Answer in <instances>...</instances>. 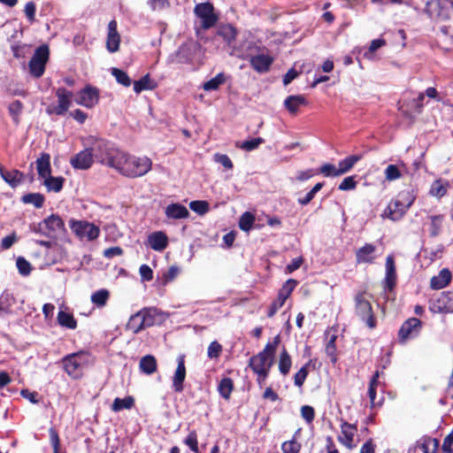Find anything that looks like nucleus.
<instances>
[{
	"mask_svg": "<svg viewBox=\"0 0 453 453\" xmlns=\"http://www.w3.org/2000/svg\"><path fill=\"white\" fill-rule=\"evenodd\" d=\"M184 443L194 452L199 453L197 434L195 430L189 431L184 440Z\"/></svg>",
	"mask_w": 453,
	"mask_h": 453,
	"instance_id": "052dcab7",
	"label": "nucleus"
},
{
	"mask_svg": "<svg viewBox=\"0 0 453 453\" xmlns=\"http://www.w3.org/2000/svg\"><path fill=\"white\" fill-rule=\"evenodd\" d=\"M385 180L393 181L402 177V173L396 165H388L384 171Z\"/></svg>",
	"mask_w": 453,
	"mask_h": 453,
	"instance_id": "4d7b16f0",
	"label": "nucleus"
},
{
	"mask_svg": "<svg viewBox=\"0 0 453 453\" xmlns=\"http://www.w3.org/2000/svg\"><path fill=\"white\" fill-rule=\"evenodd\" d=\"M361 158L362 156L360 155H351L341 160L338 164V173L340 175L349 172Z\"/></svg>",
	"mask_w": 453,
	"mask_h": 453,
	"instance_id": "58836bf2",
	"label": "nucleus"
},
{
	"mask_svg": "<svg viewBox=\"0 0 453 453\" xmlns=\"http://www.w3.org/2000/svg\"><path fill=\"white\" fill-rule=\"evenodd\" d=\"M29 229L54 241L62 239L66 234L65 222L58 214H51L37 224H30Z\"/></svg>",
	"mask_w": 453,
	"mask_h": 453,
	"instance_id": "20e7f679",
	"label": "nucleus"
},
{
	"mask_svg": "<svg viewBox=\"0 0 453 453\" xmlns=\"http://www.w3.org/2000/svg\"><path fill=\"white\" fill-rule=\"evenodd\" d=\"M111 74L114 76L118 83L123 85L124 87L127 88L132 83L131 79L123 70L114 67L111 69Z\"/></svg>",
	"mask_w": 453,
	"mask_h": 453,
	"instance_id": "603ef678",
	"label": "nucleus"
},
{
	"mask_svg": "<svg viewBox=\"0 0 453 453\" xmlns=\"http://www.w3.org/2000/svg\"><path fill=\"white\" fill-rule=\"evenodd\" d=\"M55 95L58 98V104H50L47 107L46 112L50 115L56 114L62 116L67 112L72 105L73 93L64 87L56 89Z\"/></svg>",
	"mask_w": 453,
	"mask_h": 453,
	"instance_id": "1a4fd4ad",
	"label": "nucleus"
},
{
	"mask_svg": "<svg viewBox=\"0 0 453 453\" xmlns=\"http://www.w3.org/2000/svg\"><path fill=\"white\" fill-rule=\"evenodd\" d=\"M24 105L19 100H15L8 106L9 114L15 124L19 123V116L23 111Z\"/></svg>",
	"mask_w": 453,
	"mask_h": 453,
	"instance_id": "09e8293b",
	"label": "nucleus"
},
{
	"mask_svg": "<svg viewBox=\"0 0 453 453\" xmlns=\"http://www.w3.org/2000/svg\"><path fill=\"white\" fill-rule=\"evenodd\" d=\"M317 173H321L326 177H337L340 176L338 173V167H336L333 164H324L317 172Z\"/></svg>",
	"mask_w": 453,
	"mask_h": 453,
	"instance_id": "0e129e2a",
	"label": "nucleus"
},
{
	"mask_svg": "<svg viewBox=\"0 0 453 453\" xmlns=\"http://www.w3.org/2000/svg\"><path fill=\"white\" fill-rule=\"evenodd\" d=\"M157 88V82L150 79L149 73L134 82V91L140 94L143 90H153Z\"/></svg>",
	"mask_w": 453,
	"mask_h": 453,
	"instance_id": "f704fd0d",
	"label": "nucleus"
},
{
	"mask_svg": "<svg viewBox=\"0 0 453 453\" xmlns=\"http://www.w3.org/2000/svg\"><path fill=\"white\" fill-rule=\"evenodd\" d=\"M430 4L434 6L436 18L444 21L450 19L451 0H434Z\"/></svg>",
	"mask_w": 453,
	"mask_h": 453,
	"instance_id": "393cba45",
	"label": "nucleus"
},
{
	"mask_svg": "<svg viewBox=\"0 0 453 453\" xmlns=\"http://www.w3.org/2000/svg\"><path fill=\"white\" fill-rule=\"evenodd\" d=\"M337 335L335 334H331L328 332L326 334V355L330 357L331 362L333 364L336 363L337 361V355H336V346H335V341H336Z\"/></svg>",
	"mask_w": 453,
	"mask_h": 453,
	"instance_id": "79ce46f5",
	"label": "nucleus"
},
{
	"mask_svg": "<svg viewBox=\"0 0 453 453\" xmlns=\"http://www.w3.org/2000/svg\"><path fill=\"white\" fill-rule=\"evenodd\" d=\"M397 280L396 265L392 254L386 257L385 278L383 283H395Z\"/></svg>",
	"mask_w": 453,
	"mask_h": 453,
	"instance_id": "cd10ccee",
	"label": "nucleus"
},
{
	"mask_svg": "<svg viewBox=\"0 0 453 453\" xmlns=\"http://www.w3.org/2000/svg\"><path fill=\"white\" fill-rule=\"evenodd\" d=\"M396 199L401 200L407 209H409L413 204L416 199V195L413 189L403 190L398 194Z\"/></svg>",
	"mask_w": 453,
	"mask_h": 453,
	"instance_id": "13d9d810",
	"label": "nucleus"
},
{
	"mask_svg": "<svg viewBox=\"0 0 453 453\" xmlns=\"http://www.w3.org/2000/svg\"><path fill=\"white\" fill-rule=\"evenodd\" d=\"M0 175L2 179L12 188H17L24 180V173L19 170L7 171L0 165Z\"/></svg>",
	"mask_w": 453,
	"mask_h": 453,
	"instance_id": "b1692460",
	"label": "nucleus"
},
{
	"mask_svg": "<svg viewBox=\"0 0 453 453\" xmlns=\"http://www.w3.org/2000/svg\"><path fill=\"white\" fill-rule=\"evenodd\" d=\"M449 186V182L442 179H438L434 180L429 189V194L433 196L441 198L447 193V187Z\"/></svg>",
	"mask_w": 453,
	"mask_h": 453,
	"instance_id": "ea45409f",
	"label": "nucleus"
},
{
	"mask_svg": "<svg viewBox=\"0 0 453 453\" xmlns=\"http://www.w3.org/2000/svg\"><path fill=\"white\" fill-rule=\"evenodd\" d=\"M21 201L24 203H32L37 209L43 206L45 197L41 193H28L21 197Z\"/></svg>",
	"mask_w": 453,
	"mask_h": 453,
	"instance_id": "c03bdc74",
	"label": "nucleus"
},
{
	"mask_svg": "<svg viewBox=\"0 0 453 453\" xmlns=\"http://www.w3.org/2000/svg\"><path fill=\"white\" fill-rule=\"evenodd\" d=\"M265 142V140L261 137L252 138L250 140H247L242 142L240 145L236 144L237 147L244 150L246 151H252L259 147L262 143Z\"/></svg>",
	"mask_w": 453,
	"mask_h": 453,
	"instance_id": "6e6d98bb",
	"label": "nucleus"
},
{
	"mask_svg": "<svg viewBox=\"0 0 453 453\" xmlns=\"http://www.w3.org/2000/svg\"><path fill=\"white\" fill-rule=\"evenodd\" d=\"M292 291L293 285H283V288L279 291L277 299L269 307L267 313L269 318H272L284 305Z\"/></svg>",
	"mask_w": 453,
	"mask_h": 453,
	"instance_id": "4be33fe9",
	"label": "nucleus"
},
{
	"mask_svg": "<svg viewBox=\"0 0 453 453\" xmlns=\"http://www.w3.org/2000/svg\"><path fill=\"white\" fill-rule=\"evenodd\" d=\"M186 378L185 356L179 355L177 357V368L173 376V388L175 392H182L183 382Z\"/></svg>",
	"mask_w": 453,
	"mask_h": 453,
	"instance_id": "6ab92c4d",
	"label": "nucleus"
},
{
	"mask_svg": "<svg viewBox=\"0 0 453 453\" xmlns=\"http://www.w3.org/2000/svg\"><path fill=\"white\" fill-rule=\"evenodd\" d=\"M117 27L118 23L115 19H112L109 22L106 39V49L111 53L117 52L119 50L121 39Z\"/></svg>",
	"mask_w": 453,
	"mask_h": 453,
	"instance_id": "aec40b11",
	"label": "nucleus"
},
{
	"mask_svg": "<svg viewBox=\"0 0 453 453\" xmlns=\"http://www.w3.org/2000/svg\"><path fill=\"white\" fill-rule=\"evenodd\" d=\"M168 237L163 231H156L149 234L148 244L156 251H163L168 246Z\"/></svg>",
	"mask_w": 453,
	"mask_h": 453,
	"instance_id": "5701e85b",
	"label": "nucleus"
},
{
	"mask_svg": "<svg viewBox=\"0 0 453 453\" xmlns=\"http://www.w3.org/2000/svg\"><path fill=\"white\" fill-rule=\"evenodd\" d=\"M43 180V185L49 192L53 191L58 193L62 190L65 182L64 177H53L50 174V176L45 177Z\"/></svg>",
	"mask_w": 453,
	"mask_h": 453,
	"instance_id": "e433bc0d",
	"label": "nucleus"
},
{
	"mask_svg": "<svg viewBox=\"0 0 453 453\" xmlns=\"http://www.w3.org/2000/svg\"><path fill=\"white\" fill-rule=\"evenodd\" d=\"M180 273V268L176 265L169 267L162 273V283H169L174 280Z\"/></svg>",
	"mask_w": 453,
	"mask_h": 453,
	"instance_id": "69168bd1",
	"label": "nucleus"
},
{
	"mask_svg": "<svg viewBox=\"0 0 453 453\" xmlns=\"http://www.w3.org/2000/svg\"><path fill=\"white\" fill-rule=\"evenodd\" d=\"M292 366V359L288 352L285 348L281 350L279 357V371L281 375L286 376L289 373V371Z\"/></svg>",
	"mask_w": 453,
	"mask_h": 453,
	"instance_id": "4c0bfd02",
	"label": "nucleus"
},
{
	"mask_svg": "<svg viewBox=\"0 0 453 453\" xmlns=\"http://www.w3.org/2000/svg\"><path fill=\"white\" fill-rule=\"evenodd\" d=\"M69 226L71 230L79 238H86L88 241H94L98 238L100 229L97 226L86 220L70 219Z\"/></svg>",
	"mask_w": 453,
	"mask_h": 453,
	"instance_id": "9d476101",
	"label": "nucleus"
},
{
	"mask_svg": "<svg viewBox=\"0 0 453 453\" xmlns=\"http://www.w3.org/2000/svg\"><path fill=\"white\" fill-rule=\"evenodd\" d=\"M430 219V227H429V234L431 237L438 236L442 229V224L444 221V216L440 215H432L429 216Z\"/></svg>",
	"mask_w": 453,
	"mask_h": 453,
	"instance_id": "a19ab883",
	"label": "nucleus"
},
{
	"mask_svg": "<svg viewBox=\"0 0 453 453\" xmlns=\"http://www.w3.org/2000/svg\"><path fill=\"white\" fill-rule=\"evenodd\" d=\"M50 439L53 448V453H65L60 450V439L58 433L54 429H50Z\"/></svg>",
	"mask_w": 453,
	"mask_h": 453,
	"instance_id": "774afa93",
	"label": "nucleus"
},
{
	"mask_svg": "<svg viewBox=\"0 0 453 453\" xmlns=\"http://www.w3.org/2000/svg\"><path fill=\"white\" fill-rule=\"evenodd\" d=\"M58 323L60 326L67 328V329H75L77 327V320L74 319L73 315L65 311L60 310L58 312Z\"/></svg>",
	"mask_w": 453,
	"mask_h": 453,
	"instance_id": "c9c22d12",
	"label": "nucleus"
},
{
	"mask_svg": "<svg viewBox=\"0 0 453 453\" xmlns=\"http://www.w3.org/2000/svg\"><path fill=\"white\" fill-rule=\"evenodd\" d=\"M93 361V357L85 351L69 354L62 359L65 371L73 379H80L84 368L92 365Z\"/></svg>",
	"mask_w": 453,
	"mask_h": 453,
	"instance_id": "39448f33",
	"label": "nucleus"
},
{
	"mask_svg": "<svg viewBox=\"0 0 453 453\" xmlns=\"http://www.w3.org/2000/svg\"><path fill=\"white\" fill-rule=\"evenodd\" d=\"M157 362L153 355H146L140 359L139 369L146 375H151L157 371Z\"/></svg>",
	"mask_w": 453,
	"mask_h": 453,
	"instance_id": "c756f323",
	"label": "nucleus"
},
{
	"mask_svg": "<svg viewBox=\"0 0 453 453\" xmlns=\"http://www.w3.org/2000/svg\"><path fill=\"white\" fill-rule=\"evenodd\" d=\"M357 427L355 424H349L347 421H342L341 435L338 437L339 441L347 449H352L356 447L354 438L357 434Z\"/></svg>",
	"mask_w": 453,
	"mask_h": 453,
	"instance_id": "f3484780",
	"label": "nucleus"
},
{
	"mask_svg": "<svg viewBox=\"0 0 453 453\" xmlns=\"http://www.w3.org/2000/svg\"><path fill=\"white\" fill-rule=\"evenodd\" d=\"M110 292L105 288H101L91 295V302L97 307L105 305L109 299Z\"/></svg>",
	"mask_w": 453,
	"mask_h": 453,
	"instance_id": "49530a36",
	"label": "nucleus"
},
{
	"mask_svg": "<svg viewBox=\"0 0 453 453\" xmlns=\"http://www.w3.org/2000/svg\"><path fill=\"white\" fill-rule=\"evenodd\" d=\"M134 405V399L133 396H127L125 398L116 397L112 403L111 410L113 411H120L124 409L130 410Z\"/></svg>",
	"mask_w": 453,
	"mask_h": 453,
	"instance_id": "37998d69",
	"label": "nucleus"
},
{
	"mask_svg": "<svg viewBox=\"0 0 453 453\" xmlns=\"http://www.w3.org/2000/svg\"><path fill=\"white\" fill-rule=\"evenodd\" d=\"M12 298L8 294L0 296V317L4 318L9 315L12 305Z\"/></svg>",
	"mask_w": 453,
	"mask_h": 453,
	"instance_id": "8fccbe9b",
	"label": "nucleus"
},
{
	"mask_svg": "<svg viewBox=\"0 0 453 453\" xmlns=\"http://www.w3.org/2000/svg\"><path fill=\"white\" fill-rule=\"evenodd\" d=\"M233 388H234V383L230 378L222 379L219 381V384L218 387V390H219L220 395L225 399H228L230 397Z\"/></svg>",
	"mask_w": 453,
	"mask_h": 453,
	"instance_id": "de8ad7c7",
	"label": "nucleus"
},
{
	"mask_svg": "<svg viewBox=\"0 0 453 453\" xmlns=\"http://www.w3.org/2000/svg\"><path fill=\"white\" fill-rule=\"evenodd\" d=\"M255 222V216L250 212H244L239 219V227L242 231L249 232Z\"/></svg>",
	"mask_w": 453,
	"mask_h": 453,
	"instance_id": "3c124183",
	"label": "nucleus"
},
{
	"mask_svg": "<svg viewBox=\"0 0 453 453\" xmlns=\"http://www.w3.org/2000/svg\"><path fill=\"white\" fill-rule=\"evenodd\" d=\"M36 168L38 175L44 179L51 174L50 156L48 153H42L36 159Z\"/></svg>",
	"mask_w": 453,
	"mask_h": 453,
	"instance_id": "c85d7f7f",
	"label": "nucleus"
},
{
	"mask_svg": "<svg viewBox=\"0 0 453 453\" xmlns=\"http://www.w3.org/2000/svg\"><path fill=\"white\" fill-rule=\"evenodd\" d=\"M280 342V335H276L273 342L266 343L262 351L250 359L249 366L257 375V380L259 385H263L269 375L274 362L275 351Z\"/></svg>",
	"mask_w": 453,
	"mask_h": 453,
	"instance_id": "f257e3e1",
	"label": "nucleus"
},
{
	"mask_svg": "<svg viewBox=\"0 0 453 453\" xmlns=\"http://www.w3.org/2000/svg\"><path fill=\"white\" fill-rule=\"evenodd\" d=\"M408 210L401 200L392 199L384 210L381 217L392 221H399L404 217Z\"/></svg>",
	"mask_w": 453,
	"mask_h": 453,
	"instance_id": "2eb2a0df",
	"label": "nucleus"
},
{
	"mask_svg": "<svg viewBox=\"0 0 453 453\" xmlns=\"http://www.w3.org/2000/svg\"><path fill=\"white\" fill-rule=\"evenodd\" d=\"M88 140L94 159L103 165L114 169L121 154V150L113 147L108 141L102 138L89 136Z\"/></svg>",
	"mask_w": 453,
	"mask_h": 453,
	"instance_id": "7ed1b4c3",
	"label": "nucleus"
},
{
	"mask_svg": "<svg viewBox=\"0 0 453 453\" xmlns=\"http://www.w3.org/2000/svg\"><path fill=\"white\" fill-rule=\"evenodd\" d=\"M273 60V58L269 55L258 54L250 58V64L255 71L262 73L270 70Z\"/></svg>",
	"mask_w": 453,
	"mask_h": 453,
	"instance_id": "412c9836",
	"label": "nucleus"
},
{
	"mask_svg": "<svg viewBox=\"0 0 453 453\" xmlns=\"http://www.w3.org/2000/svg\"><path fill=\"white\" fill-rule=\"evenodd\" d=\"M433 312H453V291H442L431 302Z\"/></svg>",
	"mask_w": 453,
	"mask_h": 453,
	"instance_id": "4468645a",
	"label": "nucleus"
},
{
	"mask_svg": "<svg viewBox=\"0 0 453 453\" xmlns=\"http://www.w3.org/2000/svg\"><path fill=\"white\" fill-rule=\"evenodd\" d=\"M371 298L372 296L366 292L358 293L355 296V306L357 316L366 326L373 329L377 323L372 309Z\"/></svg>",
	"mask_w": 453,
	"mask_h": 453,
	"instance_id": "423d86ee",
	"label": "nucleus"
},
{
	"mask_svg": "<svg viewBox=\"0 0 453 453\" xmlns=\"http://www.w3.org/2000/svg\"><path fill=\"white\" fill-rule=\"evenodd\" d=\"M16 265L19 273L24 276L28 275L32 270L31 264L22 257H18Z\"/></svg>",
	"mask_w": 453,
	"mask_h": 453,
	"instance_id": "338daca9",
	"label": "nucleus"
},
{
	"mask_svg": "<svg viewBox=\"0 0 453 453\" xmlns=\"http://www.w3.org/2000/svg\"><path fill=\"white\" fill-rule=\"evenodd\" d=\"M165 215L168 219H181L189 216L188 209L180 203H171L165 207Z\"/></svg>",
	"mask_w": 453,
	"mask_h": 453,
	"instance_id": "bb28decb",
	"label": "nucleus"
},
{
	"mask_svg": "<svg viewBox=\"0 0 453 453\" xmlns=\"http://www.w3.org/2000/svg\"><path fill=\"white\" fill-rule=\"evenodd\" d=\"M420 330L421 321L418 319H408L399 329L398 340L401 343H405L408 340L417 337Z\"/></svg>",
	"mask_w": 453,
	"mask_h": 453,
	"instance_id": "ddd939ff",
	"label": "nucleus"
},
{
	"mask_svg": "<svg viewBox=\"0 0 453 453\" xmlns=\"http://www.w3.org/2000/svg\"><path fill=\"white\" fill-rule=\"evenodd\" d=\"M439 447V441L434 438L424 436L417 441V448L423 453H436Z\"/></svg>",
	"mask_w": 453,
	"mask_h": 453,
	"instance_id": "7c9ffc66",
	"label": "nucleus"
},
{
	"mask_svg": "<svg viewBox=\"0 0 453 453\" xmlns=\"http://www.w3.org/2000/svg\"><path fill=\"white\" fill-rule=\"evenodd\" d=\"M380 372L376 371L370 380L369 388H368V396L370 398L371 407L380 406L382 404V400L376 401V390L380 384L379 382Z\"/></svg>",
	"mask_w": 453,
	"mask_h": 453,
	"instance_id": "2f4dec72",
	"label": "nucleus"
},
{
	"mask_svg": "<svg viewBox=\"0 0 453 453\" xmlns=\"http://www.w3.org/2000/svg\"><path fill=\"white\" fill-rule=\"evenodd\" d=\"M217 35L224 39L227 44H231L235 41L237 31L231 24H225L219 27Z\"/></svg>",
	"mask_w": 453,
	"mask_h": 453,
	"instance_id": "72a5a7b5",
	"label": "nucleus"
},
{
	"mask_svg": "<svg viewBox=\"0 0 453 453\" xmlns=\"http://www.w3.org/2000/svg\"><path fill=\"white\" fill-rule=\"evenodd\" d=\"M145 326L150 327L157 324L164 323L169 317L168 313L156 307H147L141 310Z\"/></svg>",
	"mask_w": 453,
	"mask_h": 453,
	"instance_id": "dca6fc26",
	"label": "nucleus"
},
{
	"mask_svg": "<svg viewBox=\"0 0 453 453\" xmlns=\"http://www.w3.org/2000/svg\"><path fill=\"white\" fill-rule=\"evenodd\" d=\"M152 161L147 157L131 156L124 151L119 157L115 170L127 178H138L145 175L151 170Z\"/></svg>",
	"mask_w": 453,
	"mask_h": 453,
	"instance_id": "f03ea898",
	"label": "nucleus"
},
{
	"mask_svg": "<svg viewBox=\"0 0 453 453\" xmlns=\"http://www.w3.org/2000/svg\"><path fill=\"white\" fill-rule=\"evenodd\" d=\"M308 104L303 95L289 96L284 100V106L291 115H296L301 106Z\"/></svg>",
	"mask_w": 453,
	"mask_h": 453,
	"instance_id": "a878e982",
	"label": "nucleus"
},
{
	"mask_svg": "<svg viewBox=\"0 0 453 453\" xmlns=\"http://www.w3.org/2000/svg\"><path fill=\"white\" fill-rule=\"evenodd\" d=\"M93 163L94 157L89 147L78 152L70 159L73 168L79 170H88L92 166Z\"/></svg>",
	"mask_w": 453,
	"mask_h": 453,
	"instance_id": "a211bd4d",
	"label": "nucleus"
},
{
	"mask_svg": "<svg viewBox=\"0 0 453 453\" xmlns=\"http://www.w3.org/2000/svg\"><path fill=\"white\" fill-rule=\"evenodd\" d=\"M222 345L217 342L213 341L210 343L207 349V356L210 359H218L222 352Z\"/></svg>",
	"mask_w": 453,
	"mask_h": 453,
	"instance_id": "e2e57ef3",
	"label": "nucleus"
},
{
	"mask_svg": "<svg viewBox=\"0 0 453 453\" xmlns=\"http://www.w3.org/2000/svg\"><path fill=\"white\" fill-rule=\"evenodd\" d=\"M146 327L147 326H145V321H143V316L141 314V311L132 315L127 325V330L131 331L134 334Z\"/></svg>",
	"mask_w": 453,
	"mask_h": 453,
	"instance_id": "473e14b6",
	"label": "nucleus"
},
{
	"mask_svg": "<svg viewBox=\"0 0 453 453\" xmlns=\"http://www.w3.org/2000/svg\"><path fill=\"white\" fill-rule=\"evenodd\" d=\"M50 58V49L47 44L39 46L28 62L29 73L35 78H40L45 72Z\"/></svg>",
	"mask_w": 453,
	"mask_h": 453,
	"instance_id": "0eeeda50",
	"label": "nucleus"
},
{
	"mask_svg": "<svg viewBox=\"0 0 453 453\" xmlns=\"http://www.w3.org/2000/svg\"><path fill=\"white\" fill-rule=\"evenodd\" d=\"M226 82V76L223 73H218L215 77L204 82L203 88L205 91L217 90L220 85Z\"/></svg>",
	"mask_w": 453,
	"mask_h": 453,
	"instance_id": "a18cd8bd",
	"label": "nucleus"
},
{
	"mask_svg": "<svg viewBox=\"0 0 453 453\" xmlns=\"http://www.w3.org/2000/svg\"><path fill=\"white\" fill-rule=\"evenodd\" d=\"M189 208L199 215H203L209 211L210 205L207 201L196 200L189 203Z\"/></svg>",
	"mask_w": 453,
	"mask_h": 453,
	"instance_id": "5fc2aeb1",
	"label": "nucleus"
},
{
	"mask_svg": "<svg viewBox=\"0 0 453 453\" xmlns=\"http://www.w3.org/2000/svg\"><path fill=\"white\" fill-rule=\"evenodd\" d=\"M452 280V273L448 268H443L440 271L438 275L431 278L430 283H450Z\"/></svg>",
	"mask_w": 453,
	"mask_h": 453,
	"instance_id": "864d4df0",
	"label": "nucleus"
},
{
	"mask_svg": "<svg viewBox=\"0 0 453 453\" xmlns=\"http://www.w3.org/2000/svg\"><path fill=\"white\" fill-rule=\"evenodd\" d=\"M380 254L375 244L365 243L355 251V261L357 265H372L376 262Z\"/></svg>",
	"mask_w": 453,
	"mask_h": 453,
	"instance_id": "f8f14e48",
	"label": "nucleus"
},
{
	"mask_svg": "<svg viewBox=\"0 0 453 453\" xmlns=\"http://www.w3.org/2000/svg\"><path fill=\"white\" fill-rule=\"evenodd\" d=\"M301 449V443L296 441L295 437L291 440L284 441L281 445L283 453H299Z\"/></svg>",
	"mask_w": 453,
	"mask_h": 453,
	"instance_id": "bf43d9fd",
	"label": "nucleus"
},
{
	"mask_svg": "<svg viewBox=\"0 0 453 453\" xmlns=\"http://www.w3.org/2000/svg\"><path fill=\"white\" fill-rule=\"evenodd\" d=\"M310 363L305 364L303 367L299 369V371L294 376V383L296 387L301 388L309 373L308 367Z\"/></svg>",
	"mask_w": 453,
	"mask_h": 453,
	"instance_id": "680f3d73",
	"label": "nucleus"
},
{
	"mask_svg": "<svg viewBox=\"0 0 453 453\" xmlns=\"http://www.w3.org/2000/svg\"><path fill=\"white\" fill-rule=\"evenodd\" d=\"M99 99V89L88 84L77 93L75 102L79 105L91 109L98 104Z\"/></svg>",
	"mask_w": 453,
	"mask_h": 453,
	"instance_id": "9b49d317",
	"label": "nucleus"
},
{
	"mask_svg": "<svg viewBox=\"0 0 453 453\" xmlns=\"http://www.w3.org/2000/svg\"><path fill=\"white\" fill-rule=\"evenodd\" d=\"M194 13L200 19L201 27L204 30L215 27L219 19L213 4L211 2L197 4L194 8Z\"/></svg>",
	"mask_w": 453,
	"mask_h": 453,
	"instance_id": "6e6552de",
	"label": "nucleus"
}]
</instances>
